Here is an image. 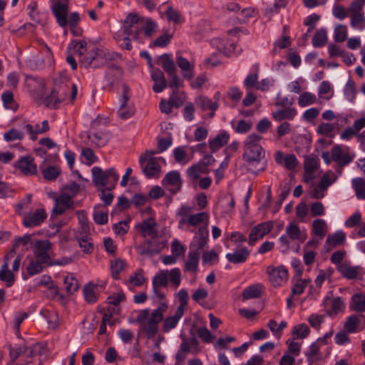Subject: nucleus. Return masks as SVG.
I'll return each mask as SVG.
<instances>
[{
	"label": "nucleus",
	"instance_id": "nucleus-16",
	"mask_svg": "<svg viewBox=\"0 0 365 365\" xmlns=\"http://www.w3.org/2000/svg\"><path fill=\"white\" fill-rule=\"evenodd\" d=\"M208 237V228L206 227H198L190 244V251H194L200 254V252L207 245Z\"/></svg>",
	"mask_w": 365,
	"mask_h": 365
},
{
	"label": "nucleus",
	"instance_id": "nucleus-51",
	"mask_svg": "<svg viewBox=\"0 0 365 365\" xmlns=\"http://www.w3.org/2000/svg\"><path fill=\"white\" fill-rule=\"evenodd\" d=\"M87 136L89 139H91L92 143L98 147H103L108 143L110 139L109 133L103 132L96 133L92 135L88 134Z\"/></svg>",
	"mask_w": 365,
	"mask_h": 365
},
{
	"label": "nucleus",
	"instance_id": "nucleus-50",
	"mask_svg": "<svg viewBox=\"0 0 365 365\" xmlns=\"http://www.w3.org/2000/svg\"><path fill=\"white\" fill-rule=\"evenodd\" d=\"M0 280L6 282L8 287L13 285L15 277L13 272L9 271L6 263H3L0 269Z\"/></svg>",
	"mask_w": 365,
	"mask_h": 365
},
{
	"label": "nucleus",
	"instance_id": "nucleus-60",
	"mask_svg": "<svg viewBox=\"0 0 365 365\" xmlns=\"http://www.w3.org/2000/svg\"><path fill=\"white\" fill-rule=\"evenodd\" d=\"M327 42V34L324 29H320L317 31L312 39V45L314 47H322Z\"/></svg>",
	"mask_w": 365,
	"mask_h": 365
},
{
	"label": "nucleus",
	"instance_id": "nucleus-23",
	"mask_svg": "<svg viewBox=\"0 0 365 365\" xmlns=\"http://www.w3.org/2000/svg\"><path fill=\"white\" fill-rule=\"evenodd\" d=\"M163 184L168 187L171 193H177L180 190L182 184L179 172L173 170L167 173L163 180Z\"/></svg>",
	"mask_w": 365,
	"mask_h": 365
},
{
	"label": "nucleus",
	"instance_id": "nucleus-33",
	"mask_svg": "<svg viewBox=\"0 0 365 365\" xmlns=\"http://www.w3.org/2000/svg\"><path fill=\"white\" fill-rule=\"evenodd\" d=\"M157 223L154 218L149 217L137 226L144 237H155L157 235Z\"/></svg>",
	"mask_w": 365,
	"mask_h": 365
},
{
	"label": "nucleus",
	"instance_id": "nucleus-6",
	"mask_svg": "<svg viewBox=\"0 0 365 365\" xmlns=\"http://www.w3.org/2000/svg\"><path fill=\"white\" fill-rule=\"evenodd\" d=\"M91 172L92 181L96 187L108 186V190H112L119 180V175L114 168L103 171L100 167L96 166L92 168Z\"/></svg>",
	"mask_w": 365,
	"mask_h": 365
},
{
	"label": "nucleus",
	"instance_id": "nucleus-42",
	"mask_svg": "<svg viewBox=\"0 0 365 365\" xmlns=\"http://www.w3.org/2000/svg\"><path fill=\"white\" fill-rule=\"evenodd\" d=\"M138 254L142 256H150L160 252V250L155 247L153 243L147 240L135 247Z\"/></svg>",
	"mask_w": 365,
	"mask_h": 365
},
{
	"label": "nucleus",
	"instance_id": "nucleus-64",
	"mask_svg": "<svg viewBox=\"0 0 365 365\" xmlns=\"http://www.w3.org/2000/svg\"><path fill=\"white\" fill-rule=\"evenodd\" d=\"M352 182L357 197L365 199V181L362 178H355Z\"/></svg>",
	"mask_w": 365,
	"mask_h": 365
},
{
	"label": "nucleus",
	"instance_id": "nucleus-54",
	"mask_svg": "<svg viewBox=\"0 0 365 365\" xmlns=\"http://www.w3.org/2000/svg\"><path fill=\"white\" fill-rule=\"evenodd\" d=\"M175 160L181 165L188 163L192 157L189 156L184 147H178L173 150Z\"/></svg>",
	"mask_w": 365,
	"mask_h": 365
},
{
	"label": "nucleus",
	"instance_id": "nucleus-38",
	"mask_svg": "<svg viewBox=\"0 0 365 365\" xmlns=\"http://www.w3.org/2000/svg\"><path fill=\"white\" fill-rule=\"evenodd\" d=\"M195 103L202 110L215 111L218 108V103L212 102L211 99L204 96H199L195 99Z\"/></svg>",
	"mask_w": 365,
	"mask_h": 365
},
{
	"label": "nucleus",
	"instance_id": "nucleus-40",
	"mask_svg": "<svg viewBox=\"0 0 365 365\" xmlns=\"http://www.w3.org/2000/svg\"><path fill=\"white\" fill-rule=\"evenodd\" d=\"M297 113V111L294 108L288 107L272 113V116L274 120L279 122L283 120H292Z\"/></svg>",
	"mask_w": 365,
	"mask_h": 365
},
{
	"label": "nucleus",
	"instance_id": "nucleus-48",
	"mask_svg": "<svg viewBox=\"0 0 365 365\" xmlns=\"http://www.w3.org/2000/svg\"><path fill=\"white\" fill-rule=\"evenodd\" d=\"M262 286L260 284H255L245 288L242 292L244 299L257 298L262 294Z\"/></svg>",
	"mask_w": 365,
	"mask_h": 365
},
{
	"label": "nucleus",
	"instance_id": "nucleus-12",
	"mask_svg": "<svg viewBox=\"0 0 365 365\" xmlns=\"http://www.w3.org/2000/svg\"><path fill=\"white\" fill-rule=\"evenodd\" d=\"M143 20L135 14H130L125 19L123 24V35L132 39H138L143 31Z\"/></svg>",
	"mask_w": 365,
	"mask_h": 365
},
{
	"label": "nucleus",
	"instance_id": "nucleus-59",
	"mask_svg": "<svg viewBox=\"0 0 365 365\" xmlns=\"http://www.w3.org/2000/svg\"><path fill=\"white\" fill-rule=\"evenodd\" d=\"M336 179L337 176L334 172L331 170L327 171L321 178L319 183V187L327 190V188L336 180Z\"/></svg>",
	"mask_w": 365,
	"mask_h": 365
},
{
	"label": "nucleus",
	"instance_id": "nucleus-56",
	"mask_svg": "<svg viewBox=\"0 0 365 365\" xmlns=\"http://www.w3.org/2000/svg\"><path fill=\"white\" fill-rule=\"evenodd\" d=\"M168 283V271L161 270L152 279V285L155 287H166Z\"/></svg>",
	"mask_w": 365,
	"mask_h": 365
},
{
	"label": "nucleus",
	"instance_id": "nucleus-57",
	"mask_svg": "<svg viewBox=\"0 0 365 365\" xmlns=\"http://www.w3.org/2000/svg\"><path fill=\"white\" fill-rule=\"evenodd\" d=\"M231 125L235 133L241 134L250 132L252 127L251 121L243 119L238 120L236 125H235V121L232 120Z\"/></svg>",
	"mask_w": 365,
	"mask_h": 365
},
{
	"label": "nucleus",
	"instance_id": "nucleus-45",
	"mask_svg": "<svg viewBox=\"0 0 365 365\" xmlns=\"http://www.w3.org/2000/svg\"><path fill=\"white\" fill-rule=\"evenodd\" d=\"M200 255V254L198 252L189 251L188 259L185 264L184 271L190 272H195L197 271Z\"/></svg>",
	"mask_w": 365,
	"mask_h": 365
},
{
	"label": "nucleus",
	"instance_id": "nucleus-29",
	"mask_svg": "<svg viewBox=\"0 0 365 365\" xmlns=\"http://www.w3.org/2000/svg\"><path fill=\"white\" fill-rule=\"evenodd\" d=\"M24 129L28 134H29L30 139L33 141H35L37 140V136L38 134H43L48 132L50 129V127L48 121L47 120H44L42 122L41 125L36 124L35 128H34V126L31 124H26L24 126Z\"/></svg>",
	"mask_w": 365,
	"mask_h": 365
},
{
	"label": "nucleus",
	"instance_id": "nucleus-44",
	"mask_svg": "<svg viewBox=\"0 0 365 365\" xmlns=\"http://www.w3.org/2000/svg\"><path fill=\"white\" fill-rule=\"evenodd\" d=\"M76 238L80 247L84 253L91 254L93 251V244L88 236V233H80L76 236Z\"/></svg>",
	"mask_w": 365,
	"mask_h": 365
},
{
	"label": "nucleus",
	"instance_id": "nucleus-61",
	"mask_svg": "<svg viewBox=\"0 0 365 365\" xmlns=\"http://www.w3.org/2000/svg\"><path fill=\"white\" fill-rule=\"evenodd\" d=\"M125 266V261L120 259H116L110 261L111 276L113 279H118L120 272L124 269Z\"/></svg>",
	"mask_w": 365,
	"mask_h": 365
},
{
	"label": "nucleus",
	"instance_id": "nucleus-49",
	"mask_svg": "<svg viewBox=\"0 0 365 365\" xmlns=\"http://www.w3.org/2000/svg\"><path fill=\"white\" fill-rule=\"evenodd\" d=\"M46 266H48L46 263L32 258L26 267V271L29 275L33 276L41 273Z\"/></svg>",
	"mask_w": 365,
	"mask_h": 365
},
{
	"label": "nucleus",
	"instance_id": "nucleus-58",
	"mask_svg": "<svg viewBox=\"0 0 365 365\" xmlns=\"http://www.w3.org/2000/svg\"><path fill=\"white\" fill-rule=\"evenodd\" d=\"M317 97L314 94L304 91L302 93L298 98V104L300 107H306L317 103Z\"/></svg>",
	"mask_w": 365,
	"mask_h": 365
},
{
	"label": "nucleus",
	"instance_id": "nucleus-28",
	"mask_svg": "<svg viewBox=\"0 0 365 365\" xmlns=\"http://www.w3.org/2000/svg\"><path fill=\"white\" fill-rule=\"evenodd\" d=\"M346 241V234L341 230H338L332 235H329L325 242V247L327 251H331L336 247L341 246Z\"/></svg>",
	"mask_w": 365,
	"mask_h": 365
},
{
	"label": "nucleus",
	"instance_id": "nucleus-30",
	"mask_svg": "<svg viewBox=\"0 0 365 365\" xmlns=\"http://www.w3.org/2000/svg\"><path fill=\"white\" fill-rule=\"evenodd\" d=\"M151 78L154 82L153 90L155 93L162 92L167 87V85H168L164 73L158 68H153L151 71Z\"/></svg>",
	"mask_w": 365,
	"mask_h": 365
},
{
	"label": "nucleus",
	"instance_id": "nucleus-25",
	"mask_svg": "<svg viewBox=\"0 0 365 365\" xmlns=\"http://www.w3.org/2000/svg\"><path fill=\"white\" fill-rule=\"evenodd\" d=\"M337 271L348 279H356L362 274V268L359 266H351L347 263L340 264L337 266Z\"/></svg>",
	"mask_w": 365,
	"mask_h": 365
},
{
	"label": "nucleus",
	"instance_id": "nucleus-36",
	"mask_svg": "<svg viewBox=\"0 0 365 365\" xmlns=\"http://www.w3.org/2000/svg\"><path fill=\"white\" fill-rule=\"evenodd\" d=\"M328 232V225L324 220L317 219L312 222V235L322 240Z\"/></svg>",
	"mask_w": 365,
	"mask_h": 365
},
{
	"label": "nucleus",
	"instance_id": "nucleus-31",
	"mask_svg": "<svg viewBox=\"0 0 365 365\" xmlns=\"http://www.w3.org/2000/svg\"><path fill=\"white\" fill-rule=\"evenodd\" d=\"M42 54L44 56V58H38L31 60L30 61L31 66L35 68H41L45 66H50L52 65L53 62V53L51 51V49L46 45L41 51Z\"/></svg>",
	"mask_w": 365,
	"mask_h": 365
},
{
	"label": "nucleus",
	"instance_id": "nucleus-15",
	"mask_svg": "<svg viewBox=\"0 0 365 365\" xmlns=\"http://www.w3.org/2000/svg\"><path fill=\"white\" fill-rule=\"evenodd\" d=\"M51 10L58 25L65 27L67 25L68 0H51Z\"/></svg>",
	"mask_w": 365,
	"mask_h": 365
},
{
	"label": "nucleus",
	"instance_id": "nucleus-55",
	"mask_svg": "<svg viewBox=\"0 0 365 365\" xmlns=\"http://www.w3.org/2000/svg\"><path fill=\"white\" fill-rule=\"evenodd\" d=\"M286 234L292 240L303 241L304 240V238L302 237L299 227L294 222H291L287 226Z\"/></svg>",
	"mask_w": 365,
	"mask_h": 365
},
{
	"label": "nucleus",
	"instance_id": "nucleus-18",
	"mask_svg": "<svg viewBox=\"0 0 365 365\" xmlns=\"http://www.w3.org/2000/svg\"><path fill=\"white\" fill-rule=\"evenodd\" d=\"M273 228V224L270 221L262 222L255 226L249 235L248 245L253 246L261 240L264 236L271 232Z\"/></svg>",
	"mask_w": 365,
	"mask_h": 365
},
{
	"label": "nucleus",
	"instance_id": "nucleus-53",
	"mask_svg": "<svg viewBox=\"0 0 365 365\" xmlns=\"http://www.w3.org/2000/svg\"><path fill=\"white\" fill-rule=\"evenodd\" d=\"M43 177L45 180L53 181L55 180L61 174V170L56 166L49 165L47 167H40Z\"/></svg>",
	"mask_w": 365,
	"mask_h": 365
},
{
	"label": "nucleus",
	"instance_id": "nucleus-52",
	"mask_svg": "<svg viewBox=\"0 0 365 365\" xmlns=\"http://www.w3.org/2000/svg\"><path fill=\"white\" fill-rule=\"evenodd\" d=\"M206 173L205 166L201 163H196L187 170L188 177L192 180H197L202 174Z\"/></svg>",
	"mask_w": 365,
	"mask_h": 365
},
{
	"label": "nucleus",
	"instance_id": "nucleus-34",
	"mask_svg": "<svg viewBox=\"0 0 365 365\" xmlns=\"http://www.w3.org/2000/svg\"><path fill=\"white\" fill-rule=\"evenodd\" d=\"M184 313L181 307H177L173 316L166 317L163 323V331L164 332H169L171 329H174L179 320L182 317Z\"/></svg>",
	"mask_w": 365,
	"mask_h": 365
},
{
	"label": "nucleus",
	"instance_id": "nucleus-26",
	"mask_svg": "<svg viewBox=\"0 0 365 365\" xmlns=\"http://www.w3.org/2000/svg\"><path fill=\"white\" fill-rule=\"evenodd\" d=\"M364 327L361 325V321L359 316L351 314L349 316L344 324V329L349 334H355L361 331Z\"/></svg>",
	"mask_w": 365,
	"mask_h": 365
},
{
	"label": "nucleus",
	"instance_id": "nucleus-19",
	"mask_svg": "<svg viewBox=\"0 0 365 365\" xmlns=\"http://www.w3.org/2000/svg\"><path fill=\"white\" fill-rule=\"evenodd\" d=\"M323 306L326 314L328 316L332 317L341 312L344 309V302L341 297L331 298L325 297L323 301Z\"/></svg>",
	"mask_w": 365,
	"mask_h": 365
},
{
	"label": "nucleus",
	"instance_id": "nucleus-13",
	"mask_svg": "<svg viewBox=\"0 0 365 365\" xmlns=\"http://www.w3.org/2000/svg\"><path fill=\"white\" fill-rule=\"evenodd\" d=\"M44 208H37L34 211L26 212L23 215L22 224L26 228L41 226L47 218Z\"/></svg>",
	"mask_w": 365,
	"mask_h": 365
},
{
	"label": "nucleus",
	"instance_id": "nucleus-39",
	"mask_svg": "<svg viewBox=\"0 0 365 365\" xmlns=\"http://www.w3.org/2000/svg\"><path fill=\"white\" fill-rule=\"evenodd\" d=\"M349 308L351 310L358 312H365V294L356 293L351 299Z\"/></svg>",
	"mask_w": 365,
	"mask_h": 365
},
{
	"label": "nucleus",
	"instance_id": "nucleus-14",
	"mask_svg": "<svg viewBox=\"0 0 365 365\" xmlns=\"http://www.w3.org/2000/svg\"><path fill=\"white\" fill-rule=\"evenodd\" d=\"M319 168V159L314 155H307L304 160L303 180L306 183L312 182L316 178V173Z\"/></svg>",
	"mask_w": 365,
	"mask_h": 365
},
{
	"label": "nucleus",
	"instance_id": "nucleus-41",
	"mask_svg": "<svg viewBox=\"0 0 365 365\" xmlns=\"http://www.w3.org/2000/svg\"><path fill=\"white\" fill-rule=\"evenodd\" d=\"M123 70L118 66L110 67L106 71V78L110 86H113L123 77Z\"/></svg>",
	"mask_w": 365,
	"mask_h": 365
},
{
	"label": "nucleus",
	"instance_id": "nucleus-62",
	"mask_svg": "<svg viewBox=\"0 0 365 365\" xmlns=\"http://www.w3.org/2000/svg\"><path fill=\"white\" fill-rule=\"evenodd\" d=\"M351 26L354 29L362 31L365 29V16L364 14H359L349 15Z\"/></svg>",
	"mask_w": 365,
	"mask_h": 365
},
{
	"label": "nucleus",
	"instance_id": "nucleus-2",
	"mask_svg": "<svg viewBox=\"0 0 365 365\" xmlns=\"http://www.w3.org/2000/svg\"><path fill=\"white\" fill-rule=\"evenodd\" d=\"M193 207L182 205L176 212L178 228L187 230L188 227H208L210 215L206 212L193 214Z\"/></svg>",
	"mask_w": 365,
	"mask_h": 365
},
{
	"label": "nucleus",
	"instance_id": "nucleus-10",
	"mask_svg": "<svg viewBox=\"0 0 365 365\" xmlns=\"http://www.w3.org/2000/svg\"><path fill=\"white\" fill-rule=\"evenodd\" d=\"M130 89L127 84L123 83L122 85V94L119 97L120 106L117 112L121 119H128L135 113V107L130 101Z\"/></svg>",
	"mask_w": 365,
	"mask_h": 365
},
{
	"label": "nucleus",
	"instance_id": "nucleus-24",
	"mask_svg": "<svg viewBox=\"0 0 365 365\" xmlns=\"http://www.w3.org/2000/svg\"><path fill=\"white\" fill-rule=\"evenodd\" d=\"M274 160L277 164L284 165L289 170H293L299 165V160L294 154L284 156L282 152L277 151Z\"/></svg>",
	"mask_w": 365,
	"mask_h": 365
},
{
	"label": "nucleus",
	"instance_id": "nucleus-20",
	"mask_svg": "<svg viewBox=\"0 0 365 365\" xmlns=\"http://www.w3.org/2000/svg\"><path fill=\"white\" fill-rule=\"evenodd\" d=\"M26 85L29 92L36 97L43 99L46 95L45 82L43 79L29 76L26 79Z\"/></svg>",
	"mask_w": 365,
	"mask_h": 365
},
{
	"label": "nucleus",
	"instance_id": "nucleus-35",
	"mask_svg": "<svg viewBox=\"0 0 365 365\" xmlns=\"http://www.w3.org/2000/svg\"><path fill=\"white\" fill-rule=\"evenodd\" d=\"M250 255V251L246 247H242L235 250L232 253H227L226 255V259L231 263L241 264L247 261Z\"/></svg>",
	"mask_w": 365,
	"mask_h": 365
},
{
	"label": "nucleus",
	"instance_id": "nucleus-17",
	"mask_svg": "<svg viewBox=\"0 0 365 365\" xmlns=\"http://www.w3.org/2000/svg\"><path fill=\"white\" fill-rule=\"evenodd\" d=\"M73 207L74 202L72 196H69V193L62 192L55 199L54 207L51 211V217H54L55 215H61L66 210L73 209Z\"/></svg>",
	"mask_w": 365,
	"mask_h": 365
},
{
	"label": "nucleus",
	"instance_id": "nucleus-46",
	"mask_svg": "<svg viewBox=\"0 0 365 365\" xmlns=\"http://www.w3.org/2000/svg\"><path fill=\"white\" fill-rule=\"evenodd\" d=\"M63 284L68 294H73L78 289V282L73 274L63 276Z\"/></svg>",
	"mask_w": 365,
	"mask_h": 365
},
{
	"label": "nucleus",
	"instance_id": "nucleus-8",
	"mask_svg": "<svg viewBox=\"0 0 365 365\" xmlns=\"http://www.w3.org/2000/svg\"><path fill=\"white\" fill-rule=\"evenodd\" d=\"M160 65L167 73L169 78L168 86L171 88L178 89L183 85V81L180 78L177 74V63L175 61L172 55L169 53H164L159 56Z\"/></svg>",
	"mask_w": 365,
	"mask_h": 365
},
{
	"label": "nucleus",
	"instance_id": "nucleus-4",
	"mask_svg": "<svg viewBox=\"0 0 365 365\" xmlns=\"http://www.w3.org/2000/svg\"><path fill=\"white\" fill-rule=\"evenodd\" d=\"M176 63L177 66L180 70L182 78L186 81H190V85L192 88H201L206 83L207 79L205 73H201L193 79L195 68V61H189L178 53L176 54Z\"/></svg>",
	"mask_w": 365,
	"mask_h": 365
},
{
	"label": "nucleus",
	"instance_id": "nucleus-7",
	"mask_svg": "<svg viewBox=\"0 0 365 365\" xmlns=\"http://www.w3.org/2000/svg\"><path fill=\"white\" fill-rule=\"evenodd\" d=\"M156 153V150H147L139 158L140 168L148 178H158L160 173L161 168L159 162L163 159L154 157Z\"/></svg>",
	"mask_w": 365,
	"mask_h": 365
},
{
	"label": "nucleus",
	"instance_id": "nucleus-27",
	"mask_svg": "<svg viewBox=\"0 0 365 365\" xmlns=\"http://www.w3.org/2000/svg\"><path fill=\"white\" fill-rule=\"evenodd\" d=\"M230 134L226 130H221L215 138L210 139L208 141L209 148L212 153H215L229 140Z\"/></svg>",
	"mask_w": 365,
	"mask_h": 365
},
{
	"label": "nucleus",
	"instance_id": "nucleus-47",
	"mask_svg": "<svg viewBox=\"0 0 365 365\" xmlns=\"http://www.w3.org/2000/svg\"><path fill=\"white\" fill-rule=\"evenodd\" d=\"M322 345L317 341L312 343L308 351L306 353V356L309 362L317 361L322 358V354L320 351Z\"/></svg>",
	"mask_w": 365,
	"mask_h": 365
},
{
	"label": "nucleus",
	"instance_id": "nucleus-63",
	"mask_svg": "<svg viewBox=\"0 0 365 365\" xmlns=\"http://www.w3.org/2000/svg\"><path fill=\"white\" fill-rule=\"evenodd\" d=\"M24 138V133L16 128H11L4 133V139L6 142L21 140Z\"/></svg>",
	"mask_w": 365,
	"mask_h": 365
},
{
	"label": "nucleus",
	"instance_id": "nucleus-32",
	"mask_svg": "<svg viewBox=\"0 0 365 365\" xmlns=\"http://www.w3.org/2000/svg\"><path fill=\"white\" fill-rule=\"evenodd\" d=\"M331 160L336 162L340 165H346L351 163L353 158L348 153H344L339 145H335L331 149Z\"/></svg>",
	"mask_w": 365,
	"mask_h": 365
},
{
	"label": "nucleus",
	"instance_id": "nucleus-22",
	"mask_svg": "<svg viewBox=\"0 0 365 365\" xmlns=\"http://www.w3.org/2000/svg\"><path fill=\"white\" fill-rule=\"evenodd\" d=\"M269 281L274 287H278L288 279V271L284 267L271 268L268 270Z\"/></svg>",
	"mask_w": 365,
	"mask_h": 365
},
{
	"label": "nucleus",
	"instance_id": "nucleus-3",
	"mask_svg": "<svg viewBox=\"0 0 365 365\" xmlns=\"http://www.w3.org/2000/svg\"><path fill=\"white\" fill-rule=\"evenodd\" d=\"M262 136L252 133L249 135L245 141V152L243 158L247 163L249 170L255 172L252 167L260 163L264 157V150L259 144Z\"/></svg>",
	"mask_w": 365,
	"mask_h": 365
},
{
	"label": "nucleus",
	"instance_id": "nucleus-37",
	"mask_svg": "<svg viewBox=\"0 0 365 365\" xmlns=\"http://www.w3.org/2000/svg\"><path fill=\"white\" fill-rule=\"evenodd\" d=\"M145 280L146 279L143 275V270L139 269L129 276L125 284L130 290H133L135 287L142 286Z\"/></svg>",
	"mask_w": 365,
	"mask_h": 365
},
{
	"label": "nucleus",
	"instance_id": "nucleus-11",
	"mask_svg": "<svg viewBox=\"0 0 365 365\" xmlns=\"http://www.w3.org/2000/svg\"><path fill=\"white\" fill-rule=\"evenodd\" d=\"M53 92H56L63 101L70 94L71 101H73L77 94V87L69 82L66 78H58L54 80Z\"/></svg>",
	"mask_w": 365,
	"mask_h": 365
},
{
	"label": "nucleus",
	"instance_id": "nucleus-21",
	"mask_svg": "<svg viewBox=\"0 0 365 365\" xmlns=\"http://www.w3.org/2000/svg\"><path fill=\"white\" fill-rule=\"evenodd\" d=\"M24 175H34L37 173V167L34 163V159L31 156L20 158L14 165Z\"/></svg>",
	"mask_w": 365,
	"mask_h": 365
},
{
	"label": "nucleus",
	"instance_id": "nucleus-1",
	"mask_svg": "<svg viewBox=\"0 0 365 365\" xmlns=\"http://www.w3.org/2000/svg\"><path fill=\"white\" fill-rule=\"evenodd\" d=\"M167 309V303L162 302L152 312L148 309L139 311L136 322L148 337H153L158 333V324L163 319V315Z\"/></svg>",
	"mask_w": 365,
	"mask_h": 365
},
{
	"label": "nucleus",
	"instance_id": "nucleus-43",
	"mask_svg": "<svg viewBox=\"0 0 365 365\" xmlns=\"http://www.w3.org/2000/svg\"><path fill=\"white\" fill-rule=\"evenodd\" d=\"M83 297L88 304H93L98 299L97 285L93 283L87 284L83 289Z\"/></svg>",
	"mask_w": 365,
	"mask_h": 365
},
{
	"label": "nucleus",
	"instance_id": "nucleus-9",
	"mask_svg": "<svg viewBox=\"0 0 365 365\" xmlns=\"http://www.w3.org/2000/svg\"><path fill=\"white\" fill-rule=\"evenodd\" d=\"M51 243L48 240H36L33 245L34 258L38 259L41 262L46 263L47 265H52V259L51 257ZM68 261H58L54 264H65Z\"/></svg>",
	"mask_w": 365,
	"mask_h": 365
},
{
	"label": "nucleus",
	"instance_id": "nucleus-5",
	"mask_svg": "<svg viewBox=\"0 0 365 365\" xmlns=\"http://www.w3.org/2000/svg\"><path fill=\"white\" fill-rule=\"evenodd\" d=\"M118 57L116 53L98 48H93L86 56L80 59L81 63L86 67L93 66L98 68Z\"/></svg>",
	"mask_w": 365,
	"mask_h": 365
}]
</instances>
